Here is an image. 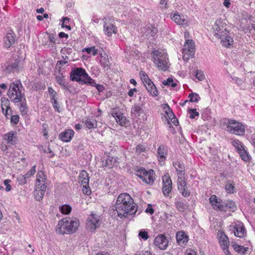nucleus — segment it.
I'll return each instance as SVG.
<instances>
[{
  "instance_id": "nucleus-1",
  "label": "nucleus",
  "mask_w": 255,
  "mask_h": 255,
  "mask_svg": "<svg viewBox=\"0 0 255 255\" xmlns=\"http://www.w3.org/2000/svg\"><path fill=\"white\" fill-rule=\"evenodd\" d=\"M79 226L78 219L65 218L59 221L56 231L61 235L71 234L75 233Z\"/></svg>"
},
{
  "instance_id": "nucleus-2",
  "label": "nucleus",
  "mask_w": 255,
  "mask_h": 255,
  "mask_svg": "<svg viewBox=\"0 0 255 255\" xmlns=\"http://www.w3.org/2000/svg\"><path fill=\"white\" fill-rule=\"evenodd\" d=\"M70 80L76 81L79 84L92 85L95 81L92 79L82 68H76L72 70L70 72Z\"/></svg>"
},
{
  "instance_id": "nucleus-3",
  "label": "nucleus",
  "mask_w": 255,
  "mask_h": 255,
  "mask_svg": "<svg viewBox=\"0 0 255 255\" xmlns=\"http://www.w3.org/2000/svg\"><path fill=\"white\" fill-rule=\"evenodd\" d=\"M23 87L20 80H16L10 84L7 96L11 102L17 103L22 101L24 94L22 92Z\"/></svg>"
},
{
  "instance_id": "nucleus-4",
  "label": "nucleus",
  "mask_w": 255,
  "mask_h": 255,
  "mask_svg": "<svg viewBox=\"0 0 255 255\" xmlns=\"http://www.w3.org/2000/svg\"><path fill=\"white\" fill-rule=\"evenodd\" d=\"M226 20L217 19L213 26V30L215 32V36L218 38H221L222 35L230 33V26L228 25Z\"/></svg>"
},
{
  "instance_id": "nucleus-5",
  "label": "nucleus",
  "mask_w": 255,
  "mask_h": 255,
  "mask_svg": "<svg viewBox=\"0 0 255 255\" xmlns=\"http://www.w3.org/2000/svg\"><path fill=\"white\" fill-rule=\"evenodd\" d=\"M122 205H126L128 206H135V209L137 208V206L133 203V200L131 197L127 193H123L120 194L117 198L115 204V208H118L119 210L123 211Z\"/></svg>"
},
{
  "instance_id": "nucleus-6",
  "label": "nucleus",
  "mask_w": 255,
  "mask_h": 255,
  "mask_svg": "<svg viewBox=\"0 0 255 255\" xmlns=\"http://www.w3.org/2000/svg\"><path fill=\"white\" fill-rule=\"evenodd\" d=\"M153 62L159 70L165 71L168 69L166 55L158 50L153 51Z\"/></svg>"
},
{
  "instance_id": "nucleus-7",
  "label": "nucleus",
  "mask_w": 255,
  "mask_h": 255,
  "mask_svg": "<svg viewBox=\"0 0 255 255\" xmlns=\"http://www.w3.org/2000/svg\"><path fill=\"white\" fill-rule=\"evenodd\" d=\"M228 130L231 133L239 135H242L245 134V128L244 126L240 123L234 120H229L228 125L227 126Z\"/></svg>"
},
{
  "instance_id": "nucleus-8",
  "label": "nucleus",
  "mask_w": 255,
  "mask_h": 255,
  "mask_svg": "<svg viewBox=\"0 0 255 255\" xmlns=\"http://www.w3.org/2000/svg\"><path fill=\"white\" fill-rule=\"evenodd\" d=\"M195 54V43L192 40H186L183 50V59L187 61Z\"/></svg>"
},
{
  "instance_id": "nucleus-9",
  "label": "nucleus",
  "mask_w": 255,
  "mask_h": 255,
  "mask_svg": "<svg viewBox=\"0 0 255 255\" xmlns=\"http://www.w3.org/2000/svg\"><path fill=\"white\" fill-rule=\"evenodd\" d=\"M100 225V217L97 214L92 213L87 220V229L91 232H94L96 228H98Z\"/></svg>"
},
{
  "instance_id": "nucleus-10",
  "label": "nucleus",
  "mask_w": 255,
  "mask_h": 255,
  "mask_svg": "<svg viewBox=\"0 0 255 255\" xmlns=\"http://www.w3.org/2000/svg\"><path fill=\"white\" fill-rule=\"evenodd\" d=\"M79 182L83 185V192L86 195H90L91 191L89 186V177L87 172L82 170L79 176Z\"/></svg>"
},
{
  "instance_id": "nucleus-11",
  "label": "nucleus",
  "mask_w": 255,
  "mask_h": 255,
  "mask_svg": "<svg viewBox=\"0 0 255 255\" xmlns=\"http://www.w3.org/2000/svg\"><path fill=\"white\" fill-rule=\"evenodd\" d=\"M113 117L115 119L117 123L121 126L127 127L130 125V121L124 116V114L120 111H114L112 113Z\"/></svg>"
},
{
  "instance_id": "nucleus-12",
  "label": "nucleus",
  "mask_w": 255,
  "mask_h": 255,
  "mask_svg": "<svg viewBox=\"0 0 255 255\" xmlns=\"http://www.w3.org/2000/svg\"><path fill=\"white\" fill-rule=\"evenodd\" d=\"M121 207L123 208L122 211L119 210L118 208H116L118 216L121 218L127 217L128 215H133L137 211V208L135 209V206H128L126 205H122Z\"/></svg>"
},
{
  "instance_id": "nucleus-13",
  "label": "nucleus",
  "mask_w": 255,
  "mask_h": 255,
  "mask_svg": "<svg viewBox=\"0 0 255 255\" xmlns=\"http://www.w3.org/2000/svg\"><path fill=\"white\" fill-rule=\"evenodd\" d=\"M154 245L161 250H165L168 245V241L164 235H158L154 239Z\"/></svg>"
},
{
  "instance_id": "nucleus-14",
  "label": "nucleus",
  "mask_w": 255,
  "mask_h": 255,
  "mask_svg": "<svg viewBox=\"0 0 255 255\" xmlns=\"http://www.w3.org/2000/svg\"><path fill=\"white\" fill-rule=\"evenodd\" d=\"M210 202L212 206L213 209L216 210H219L221 211H224V202L221 199H218L216 195H211L209 198Z\"/></svg>"
},
{
  "instance_id": "nucleus-15",
  "label": "nucleus",
  "mask_w": 255,
  "mask_h": 255,
  "mask_svg": "<svg viewBox=\"0 0 255 255\" xmlns=\"http://www.w3.org/2000/svg\"><path fill=\"white\" fill-rule=\"evenodd\" d=\"M163 180V193L165 196H168L172 188V183L169 176H164L162 177Z\"/></svg>"
},
{
  "instance_id": "nucleus-16",
  "label": "nucleus",
  "mask_w": 255,
  "mask_h": 255,
  "mask_svg": "<svg viewBox=\"0 0 255 255\" xmlns=\"http://www.w3.org/2000/svg\"><path fill=\"white\" fill-rule=\"evenodd\" d=\"M103 20H104L105 22L104 31L106 35L110 36L112 35V33H117V28L115 25L110 22L107 21L106 17L103 18Z\"/></svg>"
},
{
  "instance_id": "nucleus-17",
  "label": "nucleus",
  "mask_w": 255,
  "mask_h": 255,
  "mask_svg": "<svg viewBox=\"0 0 255 255\" xmlns=\"http://www.w3.org/2000/svg\"><path fill=\"white\" fill-rule=\"evenodd\" d=\"M46 188V186L45 184H35V189L33 194L37 201H40L43 198Z\"/></svg>"
},
{
  "instance_id": "nucleus-18",
  "label": "nucleus",
  "mask_w": 255,
  "mask_h": 255,
  "mask_svg": "<svg viewBox=\"0 0 255 255\" xmlns=\"http://www.w3.org/2000/svg\"><path fill=\"white\" fill-rule=\"evenodd\" d=\"M176 238L177 244L180 246H185L189 240L188 237L183 231L177 232Z\"/></svg>"
},
{
  "instance_id": "nucleus-19",
  "label": "nucleus",
  "mask_w": 255,
  "mask_h": 255,
  "mask_svg": "<svg viewBox=\"0 0 255 255\" xmlns=\"http://www.w3.org/2000/svg\"><path fill=\"white\" fill-rule=\"evenodd\" d=\"M74 132L72 129H67L61 132L59 135V138L64 142H69L74 136Z\"/></svg>"
},
{
  "instance_id": "nucleus-20",
  "label": "nucleus",
  "mask_w": 255,
  "mask_h": 255,
  "mask_svg": "<svg viewBox=\"0 0 255 255\" xmlns=\"http://www.w3.org/2000/svg\"><path fill=\"white\" fill-rule=\"evenodd\" d=\"M15 34L13 32L8 33L4 37V44L6 48H9L14 43L15 40Z\"/></svg>"
},
{
  "instance_id": "nucleus-21",
  "label": "nucleus",
  "mask_w": 255,
  "mask_h": 255,
  "mask_svg": "<svg viewBox=\"0 0 255 255\" xmlns=\"http://www.w3.org/2000/svg\"><path fill=\"white\" fill-rule=\"evenodd\" d=\"M234 229L235 236L239 238H243L246 233L245 228L242 223L236 225Z\"/></svg>"
},
{
  "instance_id": "nucleus-22",
  "label": "nucleus",
  "mask_w": 255,
  "mask_h": 255,
  "mask_svg": "<svg viewBox=\"0 0 255 255\" xmlns=\"http://www.w3.org/2000/svg\"><path fill=\"white\" fill-rule=\"evenodd\" d=\"M20 60L19 59H16L14 60L13 62L7 66L5 68V71L7 73H13L15 72L19 71Z\"/></svg>"
},
{
  "instance_id": "nucleus-23",
  "label": "nucleus",
  "mask_w": 255,
  "mask_h": 255,
  "mask_svg": "<svg viewBox=\"0 0 255 255\" xmlns=\"http://www.w3.org/2000/svg\"><path fill=\"white\" fill-rule=\"evenodd\" d=\"M230 34V33H227L225 35H222V37L219 38L221 40L222 44L226 47H229L234 43L233 38Z\"/></svg>"
},
{
  "instance_id": "nucleus-24",
  "label": "nucleus",
  "mask_w": 255,
  "mask_h": 255,
  "mask_svg": "<svg viewBox=\"0 0 255 255\" xmlns=\"http://www.w3.org/2000/svg\"><path fill=\"white\" fill-rule=\"evenodd\" d=\"M171 19L179 25H187V20L183 15H180L178 13H174L171 15Z\"/></svg>"
},
{
  "instance_id": "nucleus-25",
  "label": "nucleus",
  "mask_w": 255,
  "mask_h": 255,
  "mask_svg": "<svg viewBox=\"0 0 255 255\" xmlns=\"http://www.w3.org/2000/svg\"><path fill=\"white\" fill-rule=\"evenodd\" d=\"M219 242L222 248L229 247V239L225 233L223 231H219Z\"/></svg>"
},
{
  "instance_id": "nucleus-26",
  "label": "nucleus",
  "mask_w": 255,
  "mask_h": 255,
  "mask_svg": "<svg viewBox=\"0 0 255 255\" xmlns=\"http://www.w3.org/2000/svg\"><path fill=\"white\" fill-rule=\"evenodd\" d=\"M173 165L176 169L178 176L180 175L182 177L185 175V166L182 162L175 161L173 162Z\"/></svg>"
},
{
  "instance_id": "nucleus-27",
  "label": "nucleus",
  "mask_w": 255,
  "mask_h": 255,
  "mask_svg": "<svg viewBox=\"0 0 255 255\" xmlns=\"http://www.w3.org/2000/svg\"><path fill=\"white\" fill-rule=\"evenodd\" d=\"M59 76L55 77V80L57 83L60 85L64 89L69 90V86L68 83L66 82L65 79L64 78L63 74L60 72Z\"/></svg>"
},
{
  "instance_id": "nucleus-28",
  "label": "nucleus",
  "mask_w": 255,
  "mask_h": 255,
  "mask_svg": "<svg viewBox=\"0 0 255 255\" xmlns=\"http://www.w3.org/2000/svg\"><path fill=\"white\" fill-rule=\"evenodd\" d=\"M144 85L146 88V90H147L148 92H149L151 94V95L154 97H156L158 96V91L155 85L153 84L152 82V83H147L146 84H145Z\"/></svg>"
},
{
  "instance_id": "nucleus-29",
  "label": "nucleus",
  "mask_w": 255,
  "mask_h": 255,
  "mask_svg": "<svg viewBox=\"0 0 255 255\" xmlns=\"http://www.w3.org/2000/svg\"><path fill=\"white\" fill-rule=\"evenodd\" d=\"M15 132L10 131L8 132L4 135V138L5 140H7L8 142L12 144L16 143L17 138L15 136Z\"/></svg>"
},
{
  "instance_id": "nucleus-30",
  "label": "nucleus",
  "mask_w": 255,
  "mask_h": 255,
  "mask_svg": "<svg viewBox=\"0 0 255 255\" xmlns=\"http://www.w3.org/2000/svg\"><path fill=\"white\" fill-rule=\"evenodd\" d=\"M83 123H84L86 127L89 129L95 128L97 127V121L94 118H86L85 120L83 119Z\"/></svg>"
},
{
  "instance_id": "nucleus-31",
  "label": "nucleus",
  "mask_w": 255,
  "mask_h": 255,
  "mask_svg": "<svg viewBox=\"0 0 255 255\" xmlns=\"http://www.w3.org/2000/svg\"><path fill=\"white\" fill-rule=\"evenodd\" d=\"M21 102V103L20 104L19 107V110L22 115H25L27 113L28 107L26 104V99L24 96V97H23V98L22 99V101Z\"/></svg>"
},
{
  "instance_id": "nucleus-32",
  "label": "nucleus",
  "mask_w": 255,
  "mask_h": 255,
  "mask_svg": "<svg viewBox=\"0 0 255 255\" xmlns=\"http://www.w3.org/2000/svg\"><path fill=\"white\" fill-rule=\"evenodd\" d=\"M232 247L236 252L243 255L245 254L248 250V248H244L243 246L239 245L236 243L233 244Z\"/></svg>"
},
{
  "instance_id": "nucleus-33",
  "label": "nucleus",
  "mask_w": 255,
  "mask_h": 255,
  "mask_svg": "<svg viewBox=\"0 0 255 255\" xmlns=\"http://www.w3.org/2000/svg\"><path fill=\"white\" fill-rule=\"evenodd\" d=\"M224 209L225 210L224 211H227L228 209H230V211H234L236 209V207L235 205V202L232 201H228L227 202H224Z\"/></svg>"
},
{
  "instance_id": "nucleus-34",
  "label": "nucleus",
  "mask_w": 255,
  "mask_h": 255,
  "mask_svg": "<svg viewBox=\"0 0 255 255\" xmlns=\"http://www.w3.org/2000/svg\"><path fill=\"white\" fill-rule=\"evenodd\" d=\"M45 179L43 172L38 171L36 175V184H45Z\"/></svg>"
},
{
  "instance_id": "nucleus-35",
  "label": "nucleus",
  "mask_w": 255,
  "mask_h": 255,
  "mask_svg": "<svg viewBox=\"0 0 255 255\" xmlns=\"http://www.w3.org/2000/svg\"><path fill=\"white\" fill-rule=\"evenodd\" d=\"M59 210L63 214L68 215L71 213L72 208L68 204H64L60 206Z\"/></svg>"
},
{
  "instance_id": "nucleus-36",
  "label": "nucleus",
  "mask_w": 255,
  "mask_h": 255,
  "mask_svg": "<svg viewBox=\"0 0 255 255\" xmlns=\"http://www.w3.org/2000/svg\"><path fill=\"white\" fill-rule=\"evenodd\" d=\"M166 147L162 145H160L157 150V153L159 155V158L160 159H164L165 158L164 154L166 153Z\"/></svg>"
},
{
  "instance_id": "nucleus-37",
  "label": "nucleus",
  "mask_w": 255,
  "mask_h": 255,
  "mask_svg": "<svg viewBox=\"0 0 255 255\" xmlns=\"http://www.w3.org/2000/svg\"><path fill=\"white\" fill-rule=\"evenodd\" d=\"M175 205L177 210L181 212H185L187 208V206L181 201H176Z\"/></svg>"
},
{
  "instance_id": "nucleus-38",
  "label": "nucleus",
  "mask_w": 255,
  "mask_h": 255,
  "mask_svg": "<svg viewBox=\"0 0 255 255\" xmlns=\"http://www.w3.org/2000/svg\"><path fill=\"white\" fill-rule=\"evenodd\" d=\"M9 104H10L9 101L8 99L4 98V97L1 98V107H2V110L3 111L4 107H5L6 109V112H5L6 113L7 112L8 110H10V108L9 107ZM6 114V113H5V115Z\"/></svg>"
},
{
  "instance_id": "nucleus-39",
  "label": "nucleus",
  "mask_w": 255,
  "mask_h": 255,
  "mask_svg": "<svg viewBox=\"0 0 255 255\" xmlns=\"http://www.w3.org/2000/svg\"><path fill=\"white\" fill-rule=\"evenodd\" d=\"M235 188L233 182L230 180L228 181L225 187L227 192L230 194L234 193L235 192Z\"/></svg>"
},
{
  "instance_id": "nucleus-40",
  "label": "nucleus",
  "mask_w": 255,
  "mask_h": 255,
  "mask_svg": "<svg viewBox=\"0 0 255 255\" xmlns=\"http://www.w3.org/2000/svg\"><path fill=\"white\" fill-rule=\"evenodd\" d=\"M177 185L179 191L182 190V188L186 187V186H187V184L185 180V178L183 179L182 177L179 175L177 179Z\"/></svg>"
},
{
  "instance_id": "nucleus-41",
  "label": "nucleus",
  "mask_w": 255,
  "mask_h": 255,
  "mask_svg": "<svg viewBox=\"0 0 255 255\" xmlns=\"http://www.w3.org/2000/svg\"><path fill=\"white\" fill-rule=\"evenodd\" d=\"M238 153L243 160L247 161L249 160V154L244 147L241 149H238Z\"/></svg>"
},
{
  "instance_id": "nucleus-42",
  "label": "nucleus",
  "mask_w": 255,
  "mask_h": 255,
  "mask_svg": "<svg viewBox=\"0 0 255 255\" xmlns=\"http://www.w3.org/2000/svg\"><path fill=\"white\" fill-rule=\"evenodd\" d=\"M139 75L144 85L147 83H152V81L149 79L148 75L144 72L141 71L139 73Z\"/></svg>"
},
{
  "instance_id": "nucleus-43",
  "label": "nucleus",
  "mask_w": 255,
  "mask_h": 255,
  "mask_svg": "<svg viewBox=\"0 0 255 255\" xmlns=\"http://www.w3.org/2000/svg\"><path fill=\"white\" fill-rule=\"evenodd\" d=\"M166 108H167V110L165 111V114L168 116V118L170 119L171 120H172V118H174L175 115L172 112V109L170 108V107L168 106V104H165L164 105L163 108L165 109Z\"/></svg>"
},
{
  "instance_id": "nucleus-44",
  "label": "nucleus",
  "mask_w": 255,
  "mask_h": 255,
  "mask_svg": "<svg viewBox=\"0 0 255 255\" xmlns=\"http://www.w3.org/2000/svg\"><path fill=\"white\" fill-rule=\"evenodd\" d=\"M188 98H189V101L190 102H198L200 100V97L199 95L196 93H191L189 96Z\"/></svg>"
},
{
  "instance_id": "nucleus-45",
  "label": "nucleus",
  "mask_w": 255,
  "mask_h": 255,
  "mask_svg": "<svg viewBox=\"0 0 255 255\" xmlns=\"http://www.w3.org/2000/svg\"><path fill=\"white\" fill-rule=\"evenodd\" d=\"M153 172V170H150L149 171H148L147 174L145 175L143 180L148 184L152 182L154 180L152 175H151V173H152Z\"/></svg>"
},
{
  "instance_id": "nucleus-46",
  "label": "nucleus",
  "mask_w": 255,
  "mask_h": 255,
  "mask_svg": "<svg viewBox=\"0 0 255 255\" xmlns=\"http://www.w3.org/2000/svg\"><path fill=\"white\" fill-rule=\"evenodd\" d=\"M162 84L165 86H171V87L174 88L177 86V84L173 82V79L169 77L166 80H164L162 82Z\"/></svg>"
},
{
  "instance_id": "nucleus-47",
  "label": "nucleus",
  "mask_w": 255,
  "mask_h": 255,
  "mask_svg": "<svg viewBox=\"0 0 255 255\" xmlns=\"http://www.w3.org/2000/svg\"><path fill=\"white\" fill-rule=\"evenodd\" d=\"M136 172V175L143 180L145 175L147 174L148 171H147L144 168H140L137 170Z\"/></svg>"
},
{
  "instance_id": "nucleus-48",
  "label": "nucleus",
  "mask_w": 255,
  "mask_h": 255,
  "mask_svg": "<svg viewBox=\"0 0 255 255\" xmlns=\"http://www.w3.org/2000/svg\"><path fill=\"white\" fill-rule=\"evenodd\" d=\"M83 52L86 51L88 54L92 53L94 56L98 54V50L96 49L95 46H92L91 47L85 48L82 50Z\"/></svg>"
},
{
  "instance_id": "nucleus-49",
  "label": "nucleus",
  "mask_w": 255,
  "mask_h": 255,
  "mask_svg": "<svg viewBox=\"0 0 255 255\" xmlns=\"http://www.w3.org/2000/svg\"><path fill=\"white\" fill-rule=\"evenodd\" d=\"M143 112V109L138 105H134L131 108V113H136L138 116Z\"/></svg>"
},
{
  "instance_id": "nucleus-50",
  "label": "nucleus",
  "mask_w": 255,
  "mask_h": 255,
  "mask_svg": "<svg viewBox=\"0 0 255 255\" xmlns=\"http://www.w3.org/2000/svg\"><path fill=\"white\" fill-rule=\"evenodd\" d=\"M100 63L104 69L108 70L109 68V61L106 57L102 56Z\"/></svg>"
},
{
  "instance_id": "nucleus-51",
  "label": "nucleus",
  "mask_w": 255,
  "mask_h": 255,
  "mask_svg": "<svg viewBox=\"0 0 255 255\" xmlns=\"http://www.w3.org/2000/svg\"><path fill=\"white\" fill-rule=\"evenodd\" d=\"M35 168L36 165L33 166L30 170L28 171L24 175H23L24 178L28 179L29 177L34 175L36 172Z\"/></svg>"
},
{
  "instance_id": "nucleus-52",
  "label": "nucleus",
  "mask_w": 255,
  "mask_h": 255,
  "mask_svg": "<svg viewBox=\"0 0 255 255\" xmlns=\"http://www.w3.org/2000/svg\"><path fill=\"white\" fill-rule=\"evenodd\" d=\"M70 21V18L67 17H63L62 19V23L61 24V26L63 28H66L69 30L71 29V27L70 25H67V23H69Z\"/></svg>"
},
{
  "instance_id": "nucleus-53",
  "label": "nucleus",
  "mask_w": 255,
  "mask_h": 255,
  "mask_svg": "<svg viewBox=\"0 0 255 255\" xmlns=\"http://www.w3.org/2000/svg\"><path fill=\"white\" fill-rule=\"evenodd\" d=\"M188 112L190 114V118L191 119H193L196 117H199V113L196 111V109H190L188 110Z\"/></svg>"
},
{
  "instance_id": "nucleus-54",
  "label": "nucleus",
  "mask_w": 255,
  "mask_h": 255,
  "mask_svg": "<svg viewBox=\"0 0 255 255\" xmlns=\"http://www.w3.org/2000/svg\"><path fill=\"white\" fill-rule=\"evenodd\" d=\"M138 236L144 240H147L149 238L148 233L145 231H140Z\"/></svg>"
},
{
  "instance_id": "nucleus-55",
  "label": "nucleus",
  "mask_w": 255,
  "mask_h": 255,
  "mask_svg": "<svg viewBox=\"0 0 255 255\" xmlns=\"http://www.w3.org/2000/svg\"><path fill=\"white\" fill-rule=\"evenodd\" d=\"M19 116L13 115L11 117L10 122L12 125H16L19 122Z\"/></svg>"
},
{
  "instance_id": "nucleus-56",
  "label": "nucleus",
  "mask_w": 255,
  "mask_h": 255,
  "mask_svg": "<svg viewBox=\"0 0 255 255\" xmlns=\"http://www.w3.org/2000/svg\"><path fill=\"white\" fill-rule=\"evenodd\" d=\"M180 192L181 193H182V195L185 197H188L190 194V191L188 190L187 186H186V187L182 188V190H180Z\"/></svg>"
},
{
  "instance_id": "nucleus-57",
  "label": "nucleus",
  "mask_w": 255,
  "mask_h": 255,
  "mask_svg": "<svg viewBox=\"0 0 255 255\" xmlns=\"http://www.w3.org/2000/svg\"><path fill=\"white\" fill-rule=\"evenodd\" d=\"M91 86H94L96 88V89L99 92H102L105 90V87L102 85L97 84L95 82L93 83Z\"/></svg>"
},
{
  "instance_id": "nucleus-58",
  "label": "nucleus",
  "mask_w": 255,
  "mask_h": 255,
  "mask_svg": "<svg viewBox=\"0 0 255 255\" xmlns=\"http://www.w3.org/2000/svg\"><path fill=\"white\" fill-rule=\"evenodd\" d=\"M233 145L236 148V149L237 150V152H238V149H242L243 148V146L241 144L239 140H234L233 142Z\"/></svg>"
},
{
  "instance_id": "nucleus-59",
  "label": "nucleus",
  "mask_w": 255,
  "mask_h": 255,
  "mask_svg": "<svg viewBox=\"0 0 255 255\" xmlns=\"http://www.w3.org/2000/svg\"><path fill=\"white\" fill-rule=\"evenodd\" d=\"M11 182L10 180L6 179L4 181V184L6 186L5 191L8 192L10 191L11 190V185L9 184V183Z\"/></svg>"
},
{
  "instance_id": "nucleus-60",
  "label": "nucleus",
  "mask_w": 255,
  "mask_h": 255,
  "mask_svg": "<svg viewBox=\"0 0 255 255\" xmlns=\"http://www.w3.org/2000/svg\"><path fill=\"white\" fill-rule=\"evenodd\" d=\"M196 78L200 81L203 80L205 78L204 75L203 74V72L199 71H197L196 72Z\"/></svg>"
},
{
  "instance_id": "nucleus-61",
  "label": "nucleus",
  "mask_w": 255,
  "mask_h": 255,
  "mask_svg": "<svg viewBox=\"0 0 255 255\" xmlns=\"http://www.w3.org/2000/svg\"><path fill=\"white\" fill-rule=\"evenodd\" d=\"M145 150V147L141 144H138L136 146V151L138 153L144 152Z\"/></svg>"
},
{
  "instance_id": "nucleus-62",
  "label": "nucleus",
  "mask_w": 255,
  "mask_h": 255,
  "mask_svg": "<svg viewBox=\"0 0 255 255\" xmlns=\"http://www.w3.org/2000/svg\"><path fill=\"white\" fill-rule=\"evenodd\" d=\"M47 34L48 35V38L50 42L54 44H55L57 38H55L53 34L48 33Z\"/></svg>"
},
{
  "instance_id": "nucleus-63",
  "label": "nucleus",
  "mask_w": 255,
  "mask_h": 255,
  "mask_svg": "<svg viewBox=\"0 0 255 255\" xmlns=\"http://www.w3.org/2000/svg\"><path fill=\"white\" fill-rule=\"evenodd\" d=\"M154 210L152 207V205L151 204H148L147 205V208L145 210V212L147 213H149L150 215H152L154 213Z\"/></svg>"
},
{
  "instance_id": "nucleus-64",
  "label": "nucleus",
  "mask_w": 255,
  "mask_h": 255,
  "mask_svg": "<svg viewBox=\"0 0 255 255\" xmlns=\"http://www.w3.org/2000/svg\"><path fill=\"white\" fill-rule=\"evenodd\" d=\"M48 90V92H49V94L52 97L51 98V99H54V98L56 96V92L51 87H49Z\"/></svg>"
}]
</instances>
